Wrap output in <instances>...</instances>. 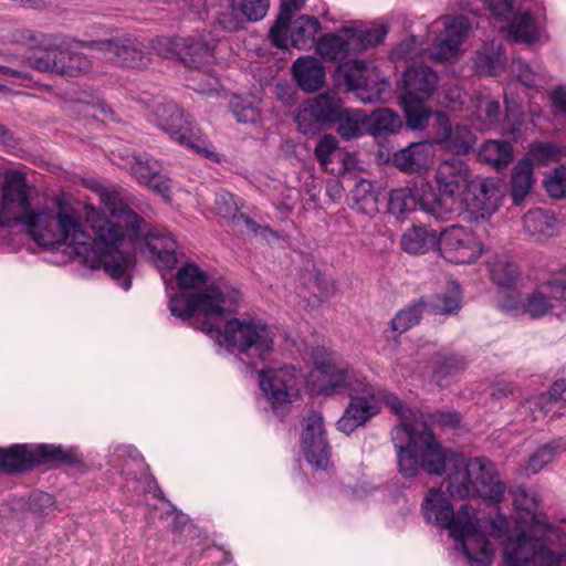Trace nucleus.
Returning a JSON list of instances; mask_svg holds the SVG:
<instances>
[{"label":"nucleus","instance_id":"4","mask_svg":"<svg viewBox=\"0 0 566 566\" xmlns=\"http://www.w3.org/2000/svg\"><path fill=\"white\" fill-rule=\"evenodd\" d=\"M422 513L429 523L448 528L462 543L463 552L472 566H489L492 549L485 533L478 531L472 520V507L463 504L454 513L451 502L440 489H430L422 502Z\"/></svg>","mask_w":566,"mask_h":566},{"label":"nucleus","instance_id":"36","mask_svg":"<svg viewBox=\"0 0 566 566\" xmlns=\"http://www.w3.org/2000/svg\"><path fill=\"white\" fill-rule=\"evenodd\" d=\"M353 203L350 208L364 214H374L378 211L377 195L371 181L360 179L352 191Z\"/></svg>","mask_w":566,"mask_h":566},{"label":"nucleus","instance_id":"11","mask_svg":"<svg viewBox=\"0 0 566 566\" xmlns=\"http://www.w3.org/2000/svg\"><path fill=\"white\" fill-rule=\"evenodd\" d=\"M301 449L306 461L315 470H327L332 464V448L326 437L323 417L315 411L304 418Z\"/></svg>","mask_w":566,"mask_h":566},{"label":"nucleus","instance_id":"22","mask_svg":"<svg viewBox=\"0 0 566 566\" xmlns=\"http://www.w3.org/2000/svg\"><path fill=\"white\" fill-rule=\"evenodd\" d=\"M422 182L413 188H398L390 191L388 211L398 219H403L418 207L423 212L436 218V213L422 200Z\"/></svg>","mask_w":566,"mask_h":566},{"label":"nucleus","instance_id":"47","mask_svg":"<svg viewBox=\"0 0 566 566\" xmlns=\"http://www.w3.org/2000/svg\"><path fill=\"white\" fill-rule=\"evenodd\" d=\"M552 300L566 301V266L553 272L549 277L541 284Z\"/></svg>","mask_w":566,"mask_h":566},{"label":"nucleus","instance_id":"33","mask_svg":"<svg viewBox=\"0 0 566 566\" xmlns=\"http://www.w3.org/2000/svg\"><path fill=\"white\" fill-rule=\"evenodd\" d=\"M533 185V164L523 159L513 168L511 176V195L515 206H520L528 195Z\"/></svg>","mask_w":566,"mask_h":566},{"label":"nucleus","instance_id":"58","mask_svg":"<svg viewBox=\"0 0 566 566\" xmlns=\"http://www.w3.org/2000/svg\"><path fill=\"white\" fill-rule=\"evenodd\" d=\"M30 509L40 514L48 513L54 505V499L45 492H34L29 500Z\"/></svg>","mask_w":566,"mask_h":566},{"label":"nucleus","instance_id":"48","mask_svg":"<svg viewBox=\"0 0 566 566\" xmlns=\"http://www.w3.org/2000/svg\"><path fill=\"white\" fill-rule=\"evenodd\" d=\"M559 446L551 442L537 449V451L530 458L526 471L531 474L539 472L547 463L552 462L557 453Z\"/></svg>","mask_w":566,"mask_h":566},{"label":"nucleus","instance_id":"14","mask_svg":"<svg viewBox=\"0 0 566 566\" xmlns=\"http://www.w3.org/2000/svg\"><path fill=\"white\" fill-rule=\"evenodd\" d=\"M438 250L450 263L469 264L479 259L482 245L472 232L461 226H452L439 234Z\"/></svg>","mask_w":566,"mask_h":566},{"label":"nucleus","instance_id":"13","mask_svg":"<svg viewBox=\"0 0 566 566\" xmlns=\"http://www.w3.org/2000/svg\"><path fill=\"white\" fill-rule=\"evenodd\" d=\"M259 386L274 410L300 398V384L291 369L263 368L258 371Z\"/></svg>","mask_w":566,"mask_h":566},{"label":"nucleus","instance_id":"39","mask_svg":"<svg viewBox=\"0 0 566 566\" xmlns=\"http://www.w3.org/2000/svg\"><path fill=\"white\" fill-rule=\"evenodd\" d=\"M509 33L514 42L532 44L538 39L535 19L530 12H523L514 17L510 23Z\"/></svg>","mask_w":566,"mask_h":566},{"label":"nucleus","instance_id":"53","mask_svg":"<svg viewBox=\"0 0 566 566\" xmlns=\"http://www.w3.org/2000/svg\"><path fill=\"white\" fill-rule=\"evenodd\" d=\"M214 210L223 218H235L239 211L233 195L227 191L216 193Z\"/></svg>","mask_w":566,"mask_h":566},{"label":"nucleus","instance_id":"59","mask_svg":"<svg viewBox=\"0 0 566 566\" xmlns=\"http://www.w3.org/2000/svg\"><path fill=\"white\" fill-rule=\"evenodd\" d=\"M509 527L506 517L499 514L496 518H490L485 521L484 528L489 536L494 538H501L505 534Z\"/></svg>","mask_w":566,"mask_h":566},{"label":"nucleus","instance_id":"49","mask_svg":"<svg viewBox=\"0 0 566 566\" xmlns=\"http://www.w3.org/2000/svg\"><path fill=\"white\" fill-rule=\"evenodd\" d=\"M475 200L479 202L476 206L482 209H491L496 206L499 198V189L493 180H482L475 185Z\"/></svg>","mask_w":566,"mask_h":566},{"label":"nucleus","instance_id":"2","mask_svg":"<svg viewBox=\"0 0 566 566\" xmlns=\"http://www.w3.org/2000/svg\"><path fill=\"white\" fill-rule=\"evenodd\" d=\"M399 472L405 478H415L420 469L428 474L442 475L447 463L452 464L446 484L451 497H482L496 504L503 499L505 484L500 480L494 464L486 458L465 459L444 450L433 431L423 424L416 430L410 423H399L392 432Z\"/></svg>","mask_w":566,"mask_h":566},{"label":"nucleus","instance_id":"5","mask_svg":"<svg viewBox=\"0 0 566 566\" xmlns=\"http://www.w3.org/2000/svg\"><path fill=\"white\" fill-rule=\"evenodd\" d=\"M140 102L146 106L147 119L167 133L172 140L189 147L211 161H220V155L209 139L178 104L163 96H147L140 98Z\"/></svg>","mask_w":566,"mask_h":566},{"label":"nucleus","instance_id":"32","mask_svg":"<svg viewBox=\"0 0 566 566\" xmlns=\"http://www.w3.org/2000/svg\"><path fill=\"white\" fill-rule=\"evenodd\" d=\"M368 117L365 112L344 108L336 123V132L344 140L361 137L366 132Z\"/></svg>","mask_w":566,"mask_h":566},{"label":"nucleus","instance_id":"6","mask_svg":"<svg viewBox=\"0 0 566 566\" xmlns=\"http://www.w3.org/2000/svg\"><path fill=\"white\" fill-rule=\"evenodd\" d=\"M468 164L458 157L440 163L436 172L437 190L430 182H422V200L436 213V219H446L454 213L463 201L469 187Z\"/></svg>","mask_w":566,"mask_h":566},{"label":"nucleus","instance_id":"26","mask_svg":"<svg viewBox=\"0 0 566 566\" xmlns=\"http://www.w3.org/2000/svg\"><path fill=\"white\" fill-rule=\"evenodd\" d=\"M276 339V327L250 317V358L270 360Z\"/></svg>","mask_w":566,"mask_h":566},{"label":"nucleus","instance_id":"61","mask_svg":"<svg viewBox=\"0 0 566 566\" xmlns=\"http://www.w3.org/2000/svg\"><path fill=\"white\" fill-rule=\"evenodd\" d=\"M249 226H250V230L253 232V235L255 238L265 240L269 243L272 242L273 240H277L280 238V234L276 231L272 230L269 227H261V226L256 224L254 221H252L251 219H250Z\"/></svg>","mask_w":566,"mask_h":566},{"label":"nucleus","instance_id":"27","mask_svg":"<svg viewBox=\"0 0 566 566\" xmlns=\"http://www.w3.org/2000/svg\"><path fill=\"white\" fill-rule=\"evenodd\" d=\"M439 235L426 227L412 226L400 238V248L409 254H424L438 250Z\"/></svg>","mask_w":566,"mask_h":566},{"label":"nucleus","instance_id":"64","mask_svg":"<svg viewBox=\"0 0 566 566\" xmlns=\"http://www.w3.org/2000/svg\"><path fill=\"white\" fill-rule=\"evenodd\" d=\"M551 101L554 107L563 114H566V90L562 86L551 93Z\"/></svg>","mask_w":566,"mask_h":566},{"label":"nucleus","instance_id":"54","mask_svg":"<svg viewBox=\"0 0 566 566\" xmlns=\"http://www.w3.org/2000/svg\"><path fill=\"white\" fill-rule=\"evenodd\" d=\"M432 424L442 428L455 429L460 426L461 415L455 410H438L428 417Z\"/></svg>","mask_w":566,"mask_h":566},{"label":"nucleus","instance_id":"46","mask_svg":"<svg viewBox=\"0 0 566 566\" xmlns=\"http://www.w3.org/2000/svg\"><path fill=\"white\" fill-rule=\"evenodd\" d=\"M291 14L287 8L280 10V13L269 31V36L273 45L277 49L286 48V32L290 31Z\"/></svg>","mask_w":566,"mask_h":566},{"label":"nucleus","instance_id":"57","mask_svg":"<svg viewBox=\"0 0 566 566\" xmlns=\"http://www.w3.org/2000/svg\"><path fill=\"white\" fill-rule=\"evenodd\" d=\"M514 505L517 510L533 514L538 509V502L535 496L530 495L525 489L517 488L514 494Z\"/></svg>","mask_w":566,"mask_h":566},{"label":"nucleus","instance_id":"43","mask_svg":"<svg viewBox=\"0 0 566 566\" xmlns=\"http://www.w3.org/2000/svg\"><path fill=\"white\" fill-rule=\"evenodd\" d=\"M461 305V296L457 289L437 294L427 302V307L434 315H449Z\"/></svg>","mask_w":566,"mask_h":566},{"label":"nucleus","instance_id":"31","mask_svg":"<svg viewBox=\"0 0 566 566\" xmlns=\"http://www.w3.org/2000/svg\"><path fill=\"white\" fill-rule=\"evenodd\" d=\"M525 231L535 240H543L554 235L556 219L541 208L530 210L523 218Z\"/></svg>","mask_w":566,"mask_h":566},{"label":"nucleus","instance_id":"21","mask_svg":"<svg viewBox=\"0 0 566 566\" xmlns=\"http://www.w3.org/2000/svg\"><path fill=\"white\" fill-rule=\"evenodd\" d=\"M433 159L432 145L428 142L411 143L396 151L392 163L405 172H421L429 168Z\"/></svg>","mask_w":566,"mask_h":566},{"label":"nucleus","instance_id":"17","mask_svg":"<svg viewBox=\"0 0 566 566\" xmlns=\"http://www.w3.org/2000/svg\"><path fill=\"white\" fill-rule=\"evenodd\" d=\"M349 397L350 402L345 409L343 417L337 421V428L346 434L364 426L371 417L379 412L374 389L369 384L368 391L355 392Z\"/></svg>","mask_w":566,"mask_h":566},{"label":"nucleus","instance_id":"10","mask_svg":"<svg viewBox=\"0 0 566 566\" xmlns=\"http://www.w3.org/2000/svg\"><path fill=\"white\" fill-rule=\"evenodd\" d=\"M72 461V452L55 446L15 444L7 449H0V469L7 472L24 471L35 463H71Z\"/></svg>","mask_w":566,"mask_h":566},{"label":"nucleus","instance_id":"40","mask_svg":"<svg viewBox=\"0 0 566 566\" xmlns=\"http://www.w3.org/2000/svg\"><path fill=\"white\" fill-rule=\"evenodd\" d=\"M218 21L228 31L243 29L248 22V0H231L229 8L220 13Z\"/></svg>","mask_w":566,"mask_h":566},{"label":"nucleus","instance_id":"23","mask_svg":"<svg viewBox=\"0 0 566 566\" xmlns=\"http://www.w3.org/2000/svg\"><path fill=\"white\" fill-rule=\"evenodd\" d=\"M293 77L298 87L307 93L318 91L325 83V67L314 56H301L293 62Z\"/></svg>","mask_w":566,"mask_h":566},{"label":"nucleus","instance_id":"1","mask_svg":"<svg viewBox=\"0 0 566 566\" xmlns=\"http://www.w3.org/2000/svg\"><path fill=\"white\" fill-rule=\"evenodd\" d=\"M0 223L12 227L23 224L31 238L42 247H70L91 269H104L114 280H122L128 290L126 274L134 264V254L126 245L137 237L144 221L129 209L116 193L103 192L101 202L108 212H101L92 205L84 206L86 222L94 237L83 228L73 207L59 199L57 210L31 209L24 175L10 171L0 186Z\"/></svg>","mask_w":566,"mask_h":566},{"label":"nucleus","instance_id":"42","mask_svg":"<svg viewBox=\"0 0 566 566\" xmlns=\"http://www.w3.org/2000/svg\"><path fill=\"white\" fill-rule=\"evenodd\" d=\"M490 272L492 281L503 287H511L518 277L517 266L502 258H495L490 262Z\"/></svg>","mask_w":566,"mask_h":566},{"label":"nucleus","instance_id":"7","mask_svg":"<svg viewBox=\"0 0 566 566\" xmlns=\"http://www.w3.org/2000/svg\"><path fill=\"white\" fill-rule=\"evenodd\" d=\"M90 40H63L45 50L34 52L30 62L41 72H50L64 77H78L87 74L92 61L80 49L86 48Z\"/></svg>","mask_w":566,"mask_h":566},{"label":"nucleus","instance_id":"51","mask_svg":"<svg viewBox=\"0 0 566 566\" xmlns=\"http://www.w3.org/2000/svg\"><path fill=\"white\" fill-rule=\"evenodd\" d=\"M184 38H158L154 41L153 49L155 52L165 59L181 57V49Z\"/></svg>","mask_w":566,"mask_h":566},{"label":"nucleus","instance_id":"38","mask_svg":"<svg viewBox=\"0 0 566 566\" xmlns=\"http://www.w3.org/2000/svg\"><path fill=\"white\" fill-rule=\"evenodd\" d=\"M426 308L427 301L423 297L410 305H407L402 310L398 311L391 319V329L399 334L409 331L420 323Z\"/></svg>","mask_w":566,"mask_h":566},{"label":"nucleus","instance_id":"29","mask_svg":"<svg viewBox=\"0 0 566 566\" xmlns=\"http://www.w3.org/2000/svg\"><path fill=\"white\" fill-rule=\"evenodd\" d=\"M349 40L350 36L347 29L342 30L339 33H326L317 40L316 51L326 61H342L349 54H354Z\"/></svg>","mask_w":566,"mask_h":566},{"label":"nucleus","instance_id":"25","mask_svg":"<svg viewBox=\"0 0 566 566\" xmlns=\"http://www.w3.org/2000/svg\"><path fill=\"white\" fill-rule=\"evenodd\" d=\"M146 247L160 270H171L177 263V242L170 233L153 231L146 235Z\"/></svg>","mask_w":566,"mask_h":566},{"label":"nucleus","instance_id":"3","mask_svg":"<svg viewBox=\"0 0 566 566\" xmlns=\"http://www.w3.org/2000/svg\"><path fill=\"white\" fill-rule=\"evenodd\" d=\"M208 274L186 263L176 275L180 290L169 301L171 314L182 321L196 316V328L229 353L248 352V323L237 316L241 303L238 290L224 283L208 284Z\"/></svg>","mask_w":566,"mask_h":566},{"label":"nucleus","instance_id":"18","mask_svg":"<svg viewBox=\"0 0 566 566\" xmlns=\"http://www.w3.org/2000/svg\"><path fill=\"white\" fill-rule=\"evenodd\" d=\"M443 30L437 35L433 45V57L438 61H447L453 56L468 32V22L463 17H444Z\"/></svg>","mask_w":566,"mask_h":566},{"label":"nucleus","instance_id":"56","mask_svg":"<svg viewBox=\"0 0 566 566\" xmlns=\"http://www.w3.org/2000/svg\"><path fill=\"white\" fill-rule=\"evenodd\" d=\"M334 353L327 350L324 346H315L311 350V358L315 368L324 374L328 368L336 364Z\"/></svg>","mask_w":566,"mask_h":566},{"label":"nucleus","instance_id":"37","mask_svg":"<svg viewBox=\"0 0 566 566\" xmlns=\"http://www.w3.org/2000/svg\"><path fill=\"white\" fill-rule=\"evenodd\" d=\"M428 98L401 97V104L406 116V122L411 129L424 128L431 116V111L427 106Z\"/></svg>","mask_w":566,"mask_h":566},{"label":"nucleus","instance_id":"45","mask_svg":"<svg viewBox=\"0 0 566 566\" xmlns=\"http://www.w3.org/2000/svg\"><path fill=\"white\" fill-rule=\"evenodd\" d=\"M553 308L552 298L541 286L531 293L524 303V311L533 318L546 315Z\"/></svg>","mask_w":566,"mask_h":566},{"label":"nucleus","instance_id":"63","mask_svg":"<svg viewBox=\"0 0 566 566\" xmlns=\"http://www.w3.org/2000/svg\"><path fill=\"white\" fill-rule=\"evenodd\" d=\"M230 109L238 123L247 122V105L240 96H233L230 101Z\"/></svg>","mask_w":566,"mask_h":566},{"label":"nucleus","instance_id":"15","mask_svg":"<svg viewBox=\"0 0 566 566\" xmlns=\"http://www.w3.org/2000/svg\"><path fill=\"white\" fill-rule=\"evenodd\" d=\"M434 142L441 148L455 155H468L474 147L476 138L467 125H452L443 112L434 114Z\"/></svg>","mask_w":566,"mask_h":566},{"label":"nucleus","instance_id":"12","mask_svg":"<svg viewBox=\"0 0 566 566\" xmlns=\"http://www.w3.org/2000/svg\"><path fill=\"white\" fill-rule=\"evenodd\" d=\"M559 566V556L547 549L544 544L522 532L504 549V566Z\"/></svg>","mask_w":566,"mask_h":566},{"label":"nucleus","instance_id":"8","mask_svg":"<svg viewBox=\"0 0 566 566\" xmlns=\"http://www.w3.org/2000/svg\"><path fill=\"white\" fill-rule=\"evenodd\" d=\"M343 99L335 91H327L304 101L295 114V123L304 135H315L322 129L333 128L343 109Z\"/></svg>","mask_w":566,"mask_h":566},{"label":"nucleus","instance_id":"9","mask_svg":"<svg viewBox=\"0 0 566 566\" xmlns=\"http://www.w3.org/2000/svg\"><path fill=\"white\" fill-rule=\"evenodd\" d=\"M101 39L85 42L87 50L96 51L102 57L119 66L142 67L147 64L143 45L129 33L120 30H106Z\"/></svg>","mask_w":566,"mask_h":566},{"label":"nucleus","instance_id":"28","mask_svg":"<svg viewBox=\"0 0 566 566\" xmlns=\"http://www.w3.org/2000/svg\"><path fill=\"white\" fill-rule=\"evenodd\" d=\"M290 39L294 48L298 50L316 46V36L321 31V22L314 15L303 14L290 23Z\"/></svg>","mask_w":566,"mask_h":566},{"label":"nucleus","instance_id":"16","mask_svg":"<svg viewBox=\"0 0 566 566\" xmlns=\"http://www.w3.org/2000/svg\"><path fill=\"white\" fill-rule=\"evenodd\" d=\"M130 175L139 185L159 195L166 202L171 201L170 179L163 174L161 164L154 157L147 154L134 156Z\"/></svg>","mask_w":566,"mask_h":566},{"label":"nucleus","instance_id":"50","mask_svg":"<svg viewBox=\"0 0 566 566\" xmlns=\"http://www.w3.org/2000/svg\"><path fill=\"white\" fill-rule=\"evenodd\" d=\"M338 150V140L334 135L325 134L317 142L314 155L322 167L333 163V156Z\"/></svg>","mask_w":566,"mask_h":566},{"label":"nucleus","instance_id":"35","mask_svg":"<svg viewBox=\"0 0 566 566\" xmlns=\"http://www.w3.org/2000/svg\"><path fill=\"white\" fill-rule=\"evenodd\" d=\"M344 73V81L348 91L365 92L369 87L368 67L363 60H350L342 65ZM363 99H369L370 96H365L359 93Z\"/></svg>","mask_w":566,"mask_h":566},{"label":"nucleus","instance_id":"41","mask_svg":"<svg viewBox=\"0 0 566 566\" xmlns=\"http://www.w3.org/2000/svg\"><path fill=\"white\" fill-rule=\"evenodd\" d=\"M347 30L350 36L349 44H352V51H354V54H359L369 46H376L380 44L387 33L384 28Z\"/></svg>","mask_w":566,"mask_h":566},{"label":"nucleus","instance_id":"60","mask_svg":"<svg viewBox=\"0 0 566 566\" xmlns=\"http://www.w3.org/2000/svg\"><path fill=\"white\" fill-rule=\"evenodd\" d=\"M515 0H486L489 10L496 18H507Z\"/></svg>","mask_w":566,"mask_h":566},{"label":"nucleus","instance_id":"34","mask_svg":"<svg viewBox=\"0 0 566 566\" xmlns=\"http://www.w3.org/2000/svg\"><path fill=\"white\" fill-rule=\"evenodd\" d=\"M481 161L494 166L496 169L507 167L513 160V148L505 140H486L479 150Z\"/></svg>","mask_w":566,"mask_h":566},{"label":"nucleus","instance_id":"52","mask_svg":"<svg viewBox=\"0 0 566 566\" xmlns=\"http://www.w3.org/2000/svg\"><path fill=\"white\" fill-rule=\"evenodd\" d=\"M545 188L553 198L566 197V166L555 169L554 175L545 181Z\"/></svg>","mask_w":566,"mask_h":566},{"label":"nucleus","instance_id":"44","mask_svg":"<svg viewBox=\"0 0 566 566\" xmlns=\"http://www.w3.org/2000/svg\"><path fill=\"white\" fill-rule=\"evenodd\" d=\"M401 125L400 117L389 108L376 109L370 115V126L376 135L396 133Z\"/></svg>","mask_w":566,"mask_h":566},{"label":"nucleus","instance_id":"30","mask_svg":"<svg viewBox=\"0 0 566 566\" xmlns=\"http://www.w3.org/2000/svg\"><path fill=\"white\" fill-rule=\"evenodd\" d=\"M180 61L191 69H201L214 61L213 46L195 38H184Z\"/></svg>","mask_w":566,"mask_h":566},{"label":"nucleus","instance_id":"20","mask_svg":"<svg viewBox=\"0 0 566 566\" xmlns=\"http://www.w3.org/2000/svg\"><path fill=\"white\" fill-rule=\"evenodd\" d=\"M438 76L428 65H411L403 74L405 93L401 97L429 98L436 91Z\"/></svg>","mask_w":566,"mask_h":566},{"label":"nucleus","instance_id":"55","mask_svg":"<svg viewBox=\"0 0 566 566\" xmlns=\"http://www.w3.org/2000/svg\"><path fill=\"white\" fill-rule=\"evenodd\" d=\"M566 392V381L564 379L555 380L546 392H542L536 400V406L542 409L549 403L557 402L563 399Z\"/></svg>","mask_w":566,"mask_h":566},{"label":"nucleus","instance_id":"62","mask_svg":"<svg viewBox=\"0 0 566 566\" xmlns=\"http://www.w3.org/2000/svg\"><path fill=\"white\" fill-rule=\"evenodd\" d=\"M270 0H250V21H258L265 17Z\"/></svg>","mask_w":566,"mask_h":566},{"label":"nucleus","instance_id":"19","mask_svg":"<svg viewBox=\"0 0 566 566\" xmlns=\"http://www.w3.org/2000/svg\"><path fill=\"white\" fill-rule=\"evenodd\" d=\"M323 375L327 377V384L322 388L326 396L368 391L366 377L349 366L334 364Z\"/></svg>","mask_w":566,"mask_h":566},{"label":"nucleus","instance_id":"24","mask_svg":"<svg viewBox=\"0 0 566 566\" xmlns=\"http://www.w3.org/2000/svg\"><path fill=\"white\" fill-rule=\"evenodd\" d=\"M433 378L439 387H448L468 366L465 356L448 350H439L432 355Z\"/></svg>","mask_w":566,"mask_h":566}]
</instances>
